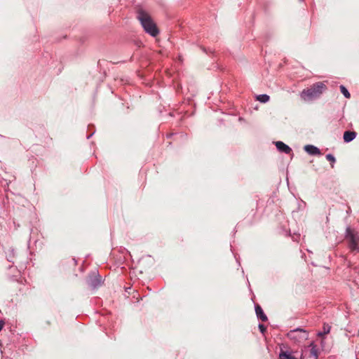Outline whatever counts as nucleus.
Wrapping results in <instances>:
<instances>
[{"mask_svg": "<svg viewBox=\"0 0 359 359\" xmlns=\"http://www.w3.org/2000/svg\"><path fill=\"white\" fill-rule=\"evenodd\" d=\"M137 18L147 33L152 36H156L158 34V29L148 13L142 9H139L137 13Z\"/></svg>", "mask_w": 359, "mask_h": 359, "instance_id": "1", "label": "nucleus"}, {"mask_svg": "<svg viewBox=\"0 0 359 359\" xmlns=\"http://www.w3.org/2000/svg\"><path fill=\"white\" fill-rule=\"evenodd\" d=\"M326 89V86L322 82H317L310 88L304 89L301 93V98L304 101H311L318 98Z\"/></svg>", "mask_w": 359, "mask_h": 359, "instance_id": "2", "label": "nucleus"}, {"mask_svg": "<svg viewBox=\"0 0 359 359\" xmlns=\"http://www.w3.org/2000/svg\"><path fill=\"white\" fill-rule=\"evenodd\" d=\"M346 240L348 242V248L352 252H359V236L350 226L346 229Z\"/></svg>", "mask_w": 359, "mask_h": 359, "instance_id": "3", "label": "nucleus"}, {"mask_svg": "<svg viewBox=\"0 0 359 359\" xmlns=\"http://www.w3.org/2000/svg\"><path fill=\"white\" fill-rule=\"evenodd\" d=\"M287 337L295 343H302L306 341L309 337L308 332L301 328H297L290 330L287 334Z\"/></svg>", "mask_w": 359, "mask_h": 359, "instance_id": "4", "label": "nucleus"}, {"mask_svg": "<svg viewBox=\"0 0 359 359\" xmlns=\"http://www.w3.org/2000/svg\"><path fill=\"white\" fill-rule=\"evenodd\" d=\"M87 283L93 288L98 287L102 283V277L97 271H93L89 274Z\"/></svg>", "mask_w": 359, "mask_h": 359, "instance_id": "5", "label": "nucleus"}, {"mask_svg": "<svg viewBox=\"0 0 359 359\" xmlns=\"http://www.w3.org/2000/svg\"><path fill=\"white\" fill-rule=\"evenodd\" d=\"M276 146L278 150L280 152H283V153H285L287 154H290L292 151V149L289 146H287V144L283 143V142H280V141L276 142Z\"/></svg>", "mask_w": 359, "mask_h": 359, "instance_id": "6", "label": "nucleus"}, {"mask_svg": "<svg viewBox=\"0 0 359 359\" xmlns=\"http://www.w3.org/2000/svg\"><path fill=\"white\" fill-rule=\"evenodd\" d=\"M304 150L310 155H320V149L313 145H311V144L306 145L304 147Z\"/></svg>", "mask_w": 359, "mask_h": 359, "instance_id": "7", "label": "nucleus"}, {"mask_svg": "<svg viewBox=\"0 0 359 359\" xmlns=\"http://www.w3.org/2000/svg\"><path fill=\"white\" fill-rule=\"evenodd\" d=\"M255 312L257 318L262 321L265 322L267 320V316L264 313L262 307L258 304L255 306Z\"/></svg>", "mask_w": 359, "mask_h": 359, "instance_id": "8", "label": "nucleus"}, {"mask_svg": "<svg viewBox=\"0 0 359 359\" xmlns=\"http://www.w3.org/2000/svg\"><path fill=\"white\" fill-rule=\"evenodd\" d=\"M357 133L354 131H345L344 133V140L345 142H350L356 137Z\"/></svg>", "mask_w": 359, "mask_h": 359, "instance_id": "9", "label": "nucleus"}, {"mask_svg": "<svg viewBox=\"0 0 359 359\" xmlns=\"http://www.w3.org/2000/svg\"><path fill=\"white\" fill-rule=\"evenodd\" d=\"M279 359H298L292 353L281 351L279 354Z\"/></svg>", "mask_w": 359, "mask_h": 359, "instance_id": "10", "label": "nucleus"}, {"mask_svg": "<svg viewBox=\"0 0 359 359\" xmlns=\"http://www.w3.org/2000/svg\"><path fill=\"white\" fill-rule=\"evenodd\" d=\"M311 350H310V355L311 356H313L315 359L318 358V348L316 345H314L313 343H311Z\"/></svg>", "mask_w": 359, "mask_h": 359, "instance_id": "11", "label": "nucleus"}, {"mask_svg": "<svg viewBox=\"0 0 359 359\" xmlns=\"http://www.w3.org/2000/svg\"><path fill=\"white\" fill-rule=\"evenodd\" d=\"M270 99V97L266 94H262L257 96V100L262 103L267 102Z\"/></svg>", "mask_w": 359, "mask_h": 359, "instance_id": "12", "label": "nucleus"}, {"mask_svg": "<svg viewBox=\"0 0 359 359\" xmlns=\"http://www.w3.org/2000/svg\"><path fill=\"white\" fill-rule=\"evenodd\" d=\"M340 90H341V93L344 95V97L346 98H350L351 97V94L349 93L348 90L343 85L340 86Z\"/></svg>", "mask_w": 359, "mask_h": 359, "instance_id": "13", "label": "nucleus"}, {"mask_svg": "<svg viewBox=\"0 0 359 359\" xmlns=\"http://www.w3.org/2000/svg\"><path fill=\"white\" fill-rule=\"evenodd\" d=\"M326 158L327 161H329L330 162L331 167L334 168V164L336 161L334 156L331 154H328L326 155Z\"/></svg>", "mask_w": 359, "mask_h": 359, "instance_id": "14", "label": "nucleus"}, {"mask_svg": "<svg viewBox=\"0 0 359 359\" xmlns=\"http://www.w3.org/2000/svg\"><path fill=\"white\" fill-rule=\"evenodd\" d=\"M323 330H324L323 333V332L318 333L319 336H323L324 334H328L330 332V327L327 325H324Z\"/></svg>", "mask_w": 359, "mask_h": 359, "instance_id": "15", "label": "nucleus"}, {"mask_svg": "<svg viewBox=\"0 0 359 359\" xmlns=\"http://www.w3.org/2000/svg\"><path fill=\"white\" fill-rule=\"evenodd\" d=\"M259 329L262 334H264L266 330V327L262 324L259 325Z\"/></svg>", "mask_w": 359, "mask_h": 359, "instance_id": "16", "label": "nucleus"}, {"mask_svg": "<svg viewBox=\"0 0 359 359\" xmlns=\"http://www.w3.org/2000/svg\"><path fill=\"white\" fill-rule=\"evenodd\" d=\"M4 325H5L4 320H0V332L2 330Z\"/></svg>", "mask_w": 359, "mask_h": 359, "instance_id": "17", "label": "nucleus"}, {"mask_svg": "<svg viewBox=\"0 0 359 359\" xmlns=\"http://www.w3.org/2000/svg\"><path fill=\"white\" fill-rule=\"evenodd\" d=\"M353 270L355 271V273H359V264L358 266H355L354 268H353Z\"/></svg>", "mask_w": 359, "mask_h": 359, "instance_id": "18", "label": "nucleus"}, {"mask_svg": "<svg viewBox=\"0 0 359 359\" xmlns=\"http://www.w3.org/2000/svg\"><path fill=\"white\" fill-rule=\"evenodd\" d=\"M350 212H351V208L348 207V210H347V213L348 214Z\"/></svg>", "mask_w": 359, "mask_h": 359, "instance_id": "19", "label": "nucleus"}, {"mask_svg": "<svg viewBox=\"0 0 359 359\" xmlns=\"http://www.w3.org/2000/svg\"><path fill=\"white\" fill-rule=\"evenodd\" d=\"M72 260L74 261V264L76 265V262L75 259H74V258H73V259H72Z\"/></svg>", "mask_w": 359, "mask_h": 359, "instance_id": "20", "label": "nucleus"}]
</instances>
